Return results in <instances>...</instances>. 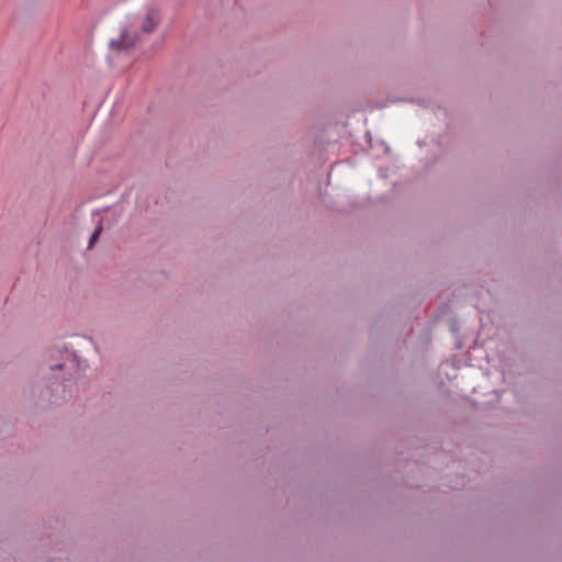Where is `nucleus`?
<instances>
[{
    "label": "nucleus",
    "mask_w": 562,
    "mask_h": 562,
    "mask_svg": "<svg viewBox=\"0 0 562 562\" xmlns=\"http://www.w3.org/2000/svg\"><path fill=\"white\" fill-rule=\"evenodd\" d=\"M138 42V36L134 33H131V31L127 27H123L121 30V33L117 38H113L110 42V46L112 49L115 50H127L136 45Z\"/></svg>",
    "instance_id": "obj_1"
},
{
    "label": "nucleus",
    "mask_w": 562,
    "mask_h": 562,
    "mask_svg": "<svg viewBox=\"0 0 562 562\" xmlns=\"http://www.w3.org/2000/svg\"><path fill=\"white\" fill-rule=\"evenodd\" d=\"M160 22V14L156 9H148L146 16L140 25L144 33L153 32Z\"/></svg>",
    "instance_id": "obj_2"
},
{
    "label": "nucleus",
    "mask_w": 562,
    "mask_h": 562,
    "mask_svg": "<svg viewBox=\"0 0 562 562\" xmlns=\"http://www.w3.org/2000/svg\"><path fill=\"white\" fill-rule=\"evenodd\" d=\"M101 227H98L94 233L92 234V236L90 237V240H89V248H91L93 246V244L97 241L100 233H101Z\"/></svg>",
    "instance_id": "obj_3"
}]
</instances>
